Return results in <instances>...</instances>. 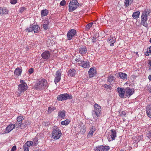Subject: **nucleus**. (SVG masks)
Instances as JSON below:
<instances>
[{"instance_id":"f257e3e1","label":"nucleus","mask_w":151,"mask_h":151,"mask_svg":"<svg viewBox=\"0 0 151 151\" xmlns=\"http://www.w3.org/2000/svg\"><path fill=\"white\" fill-rule=\"evenodd\" d=\"M23 119L24 118L22 116H20L17 117V121L16 123L14 124L17 128L19 127L21 129H24L27 127L29 125L28 123H22V121Z\"/></svg>"},{"instance_id":"f03ea898","label":"nucleus","mask_w":151,"mask_h":151,"mask_svg":"<svg viewBox=\"0 0 151 151\" xmlns=\"http://www.w3.org/2000/svg\"><path fill=\"white\" fill-rule=\"evenodd\" d=\"M47 82L45 79H41L36 84L35 88L38 90H43L47 88Z\"/></svg>"},{"instance_id":"7ed1b4c3","label":"nucleus","mask_w":151,"mask_h":151,"mask_svg":"<svg viewBox=\"0 0 151 151\" xmlns=\"http://www.w3.org/2000/svg\"><path fill=\"white\" fill-rule=\"evenodd\" d=\"M148 14L146 11H144L142 13L141 16V24L145 27H147L148 24L147 23V15Z\"/></svg>"},{"instance_id":"20e7f679","label":"nucleus","mask_w":151,"mask_h":151,"mask_svg":"<svg viewBox=\"0 0 151 151\" xmlns=\"http://www.w3.org/2000/svg\"><path fill=\"white\" fill-rule=\"evenodd\" d=\"M79 4L77 0H72L70 1L69 5V11L70 12L76 9Z\"/></svg>"},{"instance_id":"39448f33","label":"nucleus","mask_w":151,"mask_h":151,"mask_svg":"<svg viewBox=\"0 0 151 151\" xmlns=\"http://www.w3.org/2000/svg\"><path fill=\"white\" fill-rule=\"evenodd\" d=\"M72 99V96L67 93L61 94L57 97V99L61 101Z\"/></svg>"},{"instance_id":"423d86ee","label":"nucleus","mask_w":151,"mask_h":151,"mask_svg":"<svg viewBox=\"0 0 151 151\" xmlns=\"http://www.w3.org/2000/svg\"><path fill=\"white\" fill-rule=\"evenodd\" d=\"M61 133L58 128L53 129L52 134V137L55 139H58L61 136Z\"/></svg>"},{"instance_id":"0eeeda50","label":"nucleus","mask_w":151,"mask_h":151,"mask_svg":"<svg viewBox=\"0 0 151 151\" xmlns=\"http://www.w3.org/2000/svg\"><path fill=\"white\" fill-rule=\"evenodd\" d=\"M76 33V30L74 29L70 30L67 35V39L70 40L72 39Z\"/></svg>"},{"instance_id":"6e6552de","label":"nucleus","mask_w":151,"mask_h":151,"mask_svg":"<svg viewBox=\"0 0 151 151\" xmlns=\"http://www.w3.org/2000/svg\"><path fill=\"white\" fill-rule=\"evenodd\" d=\"M27 84L26 83L24 84H20L18 85V92L19 94H21L27 90Z\"/></svg>"},{"instance_id":"1a4fd4ad","label":"nucleus","mask_w":151,"mask_h":151,"mask_svg":"<svg viewBox=\"0 0 151 151\" xmlns=\"http://www.w3.org/2000/svg\"><path fill=\"white\" fill-rule=\"evenodd\" d=\"M110 149L108 146L100 145L96 147L94 149L95 151H108Z\"/></svg>"},{"instance_id":"9d476101","label":"nucleus","mask_w":151,"mask_h":151,"mask_svg":"<svg viewBox=\"0 0 151 151\" xmlns=\"http://www.w3.org/2000/svg\"><path fill=\"white\" fill-rule=\"evenodd\" d=\"M93 111L97 117L101 115V106H99L98 104H95L94 105V109Z\"/></svg>"},{"instance_id":"9b49d317","label":"nucleus","mask_w":151,"mask_h":151,"mask_svg":"<svg viewBox=\"0 0 151 151\" xmlns=\"http://www.w3.org/2000/svg\"><path fill=\"white\" fill-rule=\"evenodd\" d=\"M61 72L60 70H58L55 73V78L54 82L56 84L57 83L59 82L61 79Z\"/></svg>"},{"instance_id":"f8f14e48","label":"nucleus","mask_w":151,"mask_h":151,"mask_svg":"<svg viewBox=\"0 0 151 151\" xmlns=\"http://www.w3.org/2000/svg\"><path fill=\"white\" fill-rule=\"evenodd\" d=\"M134 91L133 89L127 87L125 89V96L129 98L134 93Z\"/></svg>"},{"instance_id":"ddd939ff","label":"nucleus","mask_w":151,"mask_h":151,"mask_svg":"<svg viewBox=\"0 0 151 151\" xmlns=\"http://www.w3.org/2000/svg\"><path fill=\"white\" fill-rule=\"evenodd\" d=\"M78 127L80 129V132L81 134H84L86 131V127L84 124L81 122H79Z\"/></svg>"},{"instance_id":"4468645a","label":"nucleus","mask_w":151,"mask_h":151,"mask_svg":"<svg viewBox=\"0 0 151 151\" xmlns=\"http://www.w3.org/2000/svg\"><path fill=\"white\" fill-rule=\"evenodd\" d=\"M50 53L48 51H45L41 54L42 58L44 59L48 60L50 58Z\"/></svg>"},{"instance_id":"2eb2a0df","label":"nucleus","mask_w":151,"mask_h":151,"mask_svg":"<svg viewBox=\"0 0 151 151\" xmlns=\"http://www.w3.org/2000/svg\"><path fill=\"white\" fill-rule=\"evenodd\" d=\"M117 91L119 93V96L122 98H124L125 93V89L123 88H117Z\"/></svg>"},{"instance_id":"dca6fc26","label":"nucleus","mask_w":151,"mask_h":151,"mask_svg":"<svg viewBox=\"0 0 151 151\" xmlns=\"http://www.w3.org/2000/svg\"><path fill=\"white\" fill-rule=\"evenodd\" d=\"M16 126L14 124H10L6 128L4 132L6 133H8L13 130Z\"/></svg>"},{"instance_id":"f3484780","label":"nucleus","mask_w":151,"mask_h":151,"mask_svg":"<svg viewBox=\"0 0 151 151\" xmlns=\"http://www.w3.org/2000/svg\"><path fill=\"white\" fill-rule=\"evenodd\" d=\"M96 71L94 69V68L92 67L91 68L88 72L89 76L90 78L93 77L96 73Z\"/></svg>"},{"instance_id":"a211bd4d","label":"nucleus","mask_w":151,"mask_h":151,"mask_svg":"<svg viewBox=\"0 0 151 151\" xmlns=\"http://www.w3.org/2000/svg\"><path fill=\"white\" fill-rule=\"evenodd\" d=\"M146 109V113L148 116L151 118V104L147 105Z\"/></svg>"},{"instance_id":"6ab92c4d","label":"nucleus","mask_w":151,"mask_h":151,"mask_svg":"<svg viewBox=\"0 0 151 151\" xmlns=\"http://www.w3.org/2000/svg\"><path fill=\"white\" fill-rule=\"evenodd\" d=\"M78 51L79 52L83 55L86 53L87 50L85 46H82L79 48Z\"/></svg>"},{"instance_id":"aec40b11","label":"nucleus","mask_w":151,"mask_h":151,"mask_svg":"<svg viewBox=\"0 0 151 151\" xmlns=\"http://www.w3.org/2000/svg\"><path fill=\"white\" fill-rule=\"evenodd\" d=\"M80 64H81L80 66L85 68H88L90 67V63L88 61H83V62L80 63Z\"/></svg>"},{"instance_id":"412c9836","label":"nucleus","mask_w":151,"mask_h":151,"mask_svg":"<svg viewBox=\"0 0 151 151\" xmlns=\"http://www.w3.org/2000/svg\"><path fill=\"white\" fill-rule=\"evenodd\" d=\"M95 129H96L95 127L93 126L90 129L88 134L87 135V137L88 138H89L90 137H92L93 134L95 131Z\"/></svg>"},{"instance_id":"4be33fe9","label":"nucleus","mask_w":151,"mask_h":151,"mask_svg":"<svg viewBox=\"0 0 151 151\" xmlns=\"http://www.w3.org/2000/svg\"><path fill=\"white\" fill-rule=\"evenodd\" d=\"M111 131V133L110 135L111 138L112 139V140H114L115 138L116 137V131L114 129H112Z\"/></svg>"},{"instance_id":"5701e85b","label":"nucleus","mask_w":151,"mask_h":151,"mask_svg":"<svg viewBox=\"0 0 151 151\" xmlns=\"http://www.w3.org/2000/svg\"><path fill=\"white\" fill-rule=\"evenodd\" d=\"M116 39L113 38L112 37H111L108 39V42L110 43V45L111 46H113L114 45V43L115 42Z\"/></svg>"},{"instance_id":"b1692460","label":"nucleus","mask_w":151,"mask_h":151,"mask_svg":"<svg viewBox=\"0 0 151 151\" xmlns=\"http://www.w3.org/2000/svg\"><path fill=\"white\" fill-rule=\"evenodd\" d=\"M76 73V71L74 69H70L68 72V76H70L73 77Z\"/></svg>"},{"instance_id":"393cba45","label":"nucleus","mask_w":151,"mask_h":151,"mask_svg":"<svg viewBox=\"0 0 151 151\" xmlns=\"http://www.w3.org/2000/svg\"><path fill=\"white\" fill-rule=\"evenodd\" d=\"M49 22L48 21H46L44 22V24L42 25L43 27L45 30L48 29L49 28L48 26Z\"/></svg>"},{"instance_id":"a878e982","label":"nucleus","mask_w":151,"mask_h":151,"mask_svg":"<svg viewBox=\"0 0 151 151\" xmlns=\"http://www.w3.org/2000/svg\"><path fill=\"white\" fill-rule=\"evenodd\" d=\"M22 72V69L20 68H17L14 71V73L15 75L19 76L21 75Z\"/></svg>"},{"instance_id":"bb28decb","label":"nucleus","mask_w":151,"mask_h":151,"mask_svg":"<svg viewBox=\"0 0 151 151\" xmlns=\"http://www.w3.org/2000/svg\"><path fill=\"white\" fill-rule=\"evenodd\" d=\"M65 116V111H60L58 112V117L60 118H63Z\"/></svg>"},{"instance_id":"cd10ccee","label":"nucleus","mask_w":151,"mask_h":151,"mask_svg":"<svg viewBox=\"0 0 151 151\" xmlns=\"http://www.w3.org/2000/svg\"><path fill=\"white\" fill-rule=\"evenodd\" d=\"M119 77L122 79L124 80L127 77V75L125 73H123L122 72H120L118 74Z\"/></svg>"},{"instance_id":"c85d7f7f","label":"nucleus","mask_w":151,"mask_h":151,"mask_svg":"<svg viewBox=\"0 0 151 151\" xmlns=\"http://www.w3.org/2000/svg\"><path fill=\"white\" fill-rule=\"evenodd\" d=\"M140 14V12L139 11L134 12L132 14V17L134 19H137L139 17Z\"/></svg>"},{"instance_id":"c756f323","label":"nucleus","mask_w":151,"mask_h":151,"mask_svg":"<svg viewBox=\"0 0 151 151\" xmlns=\"http://www.w3.org/2000/svg\"><path fill=\"white\" fill-rule=\"evenodd\" d=\"M39 26L37 25L33 26V31L35 33H37L39 31Z\"/></svg>"},{"instance_id":"7c9ffc66","label":"nucleus","mask_w":151,"mask_h":151,"mask_svg":"<svg viewBox=\"0 0 151 151\" xmlns=\"http://www.w3.org/2000/svg\"><path fill=\"white\" fill-rule=\"evenodd\" d=\"M114 81V78L113 76H110L108 78V81L111 83H113Z\"/></svg>"},{"instance_id":"2f4dec72","label":"nucleus","mask_w":151,"mask_h":151,"mask_svg":"<svg viewBox=\"0 0 151 151\" xmlns=\"http://www.w3.org/2000/svg\"><path fill=\"white\" fill-rule=\"evenodd\" d=\"M48 13V11L47 9L43 10L41 12L42 17H44L47 16Z\"/></svg>"},{"instance_id":"473e14b6","label":"nucleus","mask_w":151,"mask_h":151,"mask_svg":"<svg viewBox=\"0 0 151 151\" xmlns=\"http://www.w3.org/2000/svg\"><path fill=\"white\" fill-rule=\"evenodd\" d=\"M70 122V121L69 119H66L65 120L62 121L61 122V124L62 125H67Z\"/></svg>"},{"instance_id":"72a5a7b5","label":"nucleus","mask_w":151,"mask_h":151,"mask_svg":"<svg viewBox=\"0 0 151 151\" xmlns=\"http://www.w3.org/2000/svg\"><path fill=\"white\" fill-rule=\"evenodd\" d=\"M150 53L151 55V46L149 48L147 49V51L145 54L146 56H148L150 55Z\"/></svg>"},{"instance_id":"f704fd0d","label":"nucleus","mask_w":151,"mask_h":151,"mask_svg":"<svg viewBox=\"0 0 151 151\" xmlns=\"http://www.w3.org/2000/svg\"><path fill=\"white\" fill-rule=\"evenodd\" d=\"M25 30L27 32H32L33 31V25H31L29 27L27 28Z\"/></svg>"},{"instance_id":"c9c22d12","label":"nucleus","mask_w":151,"mask_h":151,"mask_svg":"<svg viewBox=\"0 0 151 151\" xmlns=\"http://www.w3.org/2000/svg\"><path fill=\"white\" fill-rule=\"evenodd\" d=\"M2 12L1 14H8V10L6 9H2L1 8Z\"/></svg>"},{"instance_id":"e433bc0d","label":"nucleus","mask_w":151,"mask_h":151,"mask_svg":"<svg viewBox=\"0 0 151 151\" xmlns=\"http://www.w3.org/2000/svg\"><path fill=\"white\" fill-rule=\"evenodd\" d=\"M55 109V107H49L48 110V113H50Z\"/></svg>"},{"instance_id":"4c0bfd02","label":"nucleus","mask_w":151,"mask_h":151,"mask_svg":"<svg viewBox=\"0 0 151 151\" xmlns=\"http://www.w3.org/2000/svg\"><path fill=\"white\" fill-rule=\"evenodd\" d=\"M26 145L28 147H30L32 145H33V142L32 141H27L26 143Z\"/></svg>"},{"instance_id":"58836bf2","label":"nucleus","mask_w":151,"mask_h":151,"mask_svg":"<svg viewBox=\"0 0 151 151\" xmlns=\"http://www.w3.org/2000/svg\"><path fill=\"white\" fill-rule=\"evenodd\" d=\"M93 24V23L91 22L89 23L88 24L86 25V28L87 30H88L90 29V28L92 26V25Z\"/></svg>"},{"instance_id":"ea45409f","label":"nucleus","mask_w":151,"mask_h":151,"mask_svg":"<svg viewBox=\"0 0 151 151\" xmlns=\"http://www.w3.org/2000/svg\"><path fill=\"white\" fill-rule=\"evenodd\" d=\"M103 87L106 88V89H109V90H111V86L109 85H107L106 84H105L103 85Z\"/></svg>"},{"instance_id":"a19ab883","label":"nucleus","mask_w":151,"mask_h":151,"mask_svg":"<svg viewBox=\"0 0 151 151\" xmlns=\"http://www.w3.org/2000/svg\"><path fill=\"white\" fill-rule=\"evenodd\" d=\"M129 0H125L124 1L125 5L126 6H128L129 4Z\"/></svg>"},{"instance_id":"79ce46f5","label":"nucleus","mask_w":151,"mask_h":151,"mask_svg":"<svg viewBox=\"0 0 151 151\" xmlns=\"http://www.w3.org/2000/svg\"><path fill=\"white\" fill-rule=\"evenodd\" d=\"M26 9V8L24 7H21L19 9V12L21 13H22Z\"/></svg>"},{"instance_id":"37998d69","label":"nucleus","mask_w":151,"mask_h":151,"mask_svg":"<svg viewBox=\"0 0 151 151\" xmlns=\"http://www.w3.org/2000/svg\"><path fill=\"white\" fill-rule=\"evenodd\" d=\"M23 148L24 149V151H29V149L28 148V146L26 145V144H25L23 146Z\"/></svg>"},{"instance_id":"c03bdc74","label":"nucleus","mask_w":151,"mask_h":151,"mask_svg":"<svg viewBox=\"0 0 151 151\" xmlns=\"http://www.w3.org/2000/svg\"><path fill=\"white\" fill-rule=\"evenodd\" d=\"M60 5L62 6H64L66 4V1L65 0H63L61 1L60 3Z\"/></svg>"},{"instance_id":"a18cd8bd","label":"nucleus","mask_w":151,"mask_h":151,"mask_svg":"<svg viewBox=\"0 0 151 151\" xmlns=\"http://www.w3.org/2000/svg\"><path fill=\"white\" fill-rule=\"evenodd\" d=\"M32 141L33 142V145H36L38 143V141L37 139H34Z\"/></svg>"},{"instance_id":"49530a36","label":"nucleus","mask_w":151,"mask_h":151,"mask_svg":"<svg viewBox=\"0 0 151 151\" xmlns=\"http://www.w3.org/2000/svg\"><path fill=\"white\" fill-rule=\"evenodd\" d=\"M10 2L12 4H14L17 2V0H10Z\"/></svg>"},{"instance_id":"de8ad7c7","label":"nucleus","mask_w":151,"mask_h":151,"mask_svg":"<svg viewBox=\"0 0 151 151\" xmlns=\"http://www.w3.org/2000/svg\"><path fill=\"white\" fill-rule=\"evenodd\" d=\"M91 39L92 40V42L93 43H95L96 41V37H92Z\"/></svg>"},{"instance_id":"09e8293b","label":"nucleus","mask_w":151,"mask_h":151,"mask_svg":"<svg viewBox=\"0 0 151 151\" xmlns=\"http://www.w3.org/2000/svg\"><path fill=\"white\" fill-rule=\"evenodd\" d=\"M28 71L30 74H32L33 72V69L32 68H30L29 69Z\"/></svg>"},{"instance_id":"8fccbe9b","label":"nucleus","mask_w":151,"mask_h":151,"mask_svg":"<svg viewBox=\"0 0 151 151\" xmlns=\"http://www.w3.org/2000/svg\"><path fill=\"white\" fill-rule=\"evenodd\" d=\"M16 146H13L11 150V151H16Z\"/></svg>"},{"instance_id":"3c124183","label":"nucleus","mask_w":151,"mask_h":151,"mask_svg":"<svg viewBox=\"0 0 151 151\" xmlns=\"http://www.w3.org/2000/svg\"><path fill=\"white\" fill-rule=\"evenodd\" d=\"M147 63L150 65L149 69H151V60H148Z\"/></svg>"},{"instance_id":"603ef678","label":"nucleus","mask_w":151,"mask_h":151,"mask_svg":"<svg viewBox=\"0 0 151 151\" xmlns=\"http://www.w3.org/2000/svg\"><path fill=\"white\" fill-rule=\"evenodd\" d=\"M84 60V59L83 60V59H82L81 58H78V62H81L82 63L83 62Z\"/></svg>"},{"instance_id":"864d4df0","label":"nucleus","mask_w":151,"mask_h":151,"mask_svg":"<svg viewBox=\"0 0 151 151\" xmlns=\"http://www.w3.org/2000/svg\"><path fill=\"white\" fill-rule=\"evenodd\" d=\"M126 114V112L124 111H122L121 113V116H125V115Z\"/></svg>"},{"instance_id":"5fc2aeb1","label":"nucleus","mask_w":151,"mask_h":151,"mask_svg":"<svg viewBox=\"0 0 151 151\" xmlns=\"http://www.w3.org/2000/svg\"><path fill=\"white\" fill-rule=\"evenodd\" d=\"M147 137L150 139H151V131L149 132Z\"/></svg>"},{"instance_id":"6e6d98bb","label":"nucleus","mask_w":151,"mask_h":151,"mask_svg":"<svg viewBox=\"0 0 151 151\" xmlns=\"http://www.w3.org/2000/svg\"><path fill=\"white\" fill-rule=\"evenodd\" d=\"M20 83H21V84H24V83H25V82H24L23 81V80H21L20 81Z\"/></svg>"},{"instance_id":"4d7b16f0","label":"nucleus","mask_w":151,"mask_h":151,"mask_svg":"<svg viewBox=\"0 0 151 151\" xmlns=\"http://www.w3.org/2000/svg\"><path fill=\"white\" fill-rule=\"evenodd\" d=\"M148 79L151 81V75H150L148 76Z\"/></svg>"},{"instance_id":"13d9d810","label":"nucleus","mask_w":151,"mask_h":151,"mask_svg":"<svg viewBox=\"0 0 151 151\" xmlns=\"http://www.w3.org/2000/svg\"><path fill=\"white\" fill-rule=\"evenodd\" d=\"M2 12L1 7H0V15L1 14V12Z\"/></svg>"},{"instance_id":"bf43d9fd","label":"nucleus","mask_w":151,"mask_h":151,"mask_svg":"<svg viewBox=\"0 0 151 151\" xmlns=\"http://www.w3.org/2000/svg\"><path fill=\"white\" fill-rule=\"evenodd\" d=\"M149 91L151 93V87L149 89Z\"/></svg>"},{"instance_id":"052dcab7","label":"nucleus","mask_w":151,"mask_h":151,"mask_svg":"<svg viewBox=\"0 0 151 151\" xmlns=\"http://www.w3.org/2000/svg\"><path fill=\"white\" fill-rule=\"evenodd\" d=\"M76 61H77L78 62V58H76Z\"/></svg>"},{"instance_id":"680f3d73","label":"nucleus","mask_w":151,"mask_h":151,"mask_svg":"<svg viewBox=\"0 0 151 151\" xmlns=\"http://www.w3.org/2000/svg\"><path fill=\"white\" fill-rule=\"evenodd\" d=\"M150 42L151 43V38L150 39Z\"/></svg>"},{"instance_id":"e2e57ef3","label":"nucleus","mask_w":151,"mask_h":151,"mask_svg":"<svg viewBox=\"0 0 151 151\" xmlns=\"http://www.w3.org/2000/svg\"><path fill=\"white\" fill-rule=\"evenodd\" d=\"M108 139L109 138V139H108V140H109V141H110V138H109V137H108Z\"/></svg>"},{"instance_id":"0e129e2a","label":"nucleus","mask_w":151,"mask_h":151,"mask_svg":"<svg viewBox=\"0 0 151 151\" xmlns=\"http://www.w3.org/2000/svg\"><path fill=\"white\" fill-rule=\"evenodd\" d=\"M137 53H138L137 52V53H136V54H137Z\"/></svg>"}]
</instances>
